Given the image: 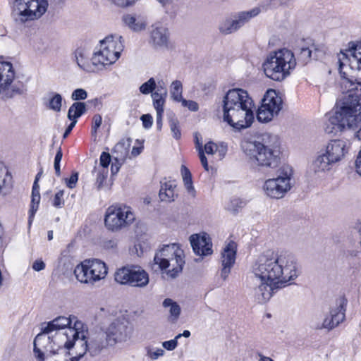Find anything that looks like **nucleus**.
Returning a JSON list of instances; mask_svg holds the SVG:
<instances>
[{
	"label": "nucleus",
	"instance_id": "obj_7",
	"mask_svg": "<svg viewBox=\"0 0 361 361\" xmlns=\"http://www.w3.org/2000/svg\"><path fill=\"white\" fill-rule=\"evenodd\" d=\"M55 6L61 5L63 0H50ZM48 0H13L11 13L15 21L20 24L41 18L47 12Z\"/></svg>",
	"mask_w": 361,
	"mask_h": 361
},
{
	"label": "nucleus",
	"instance_id": "obj_39",
	"mask_svg": "<svg viewBox=\"0 0 361 361\" xmlns=\"http://www.w3.org/2000/svg\"><path fill=\"white\" fill-rule=\"evenodd\" d=\"M62 106V97L59 93H54L49 101L48 107L56 112H59Z\"/></svg>",
	"mask_w": 361,
	"mask_h": 361
},
{
	"label": "nucleus",
	"instance_id": "obj_35",
	"mask_svg": "<svg viewBox=\"0 0 361 361\" xmlns=\"http://www.w3.org/2000/svg\"><path fill=\"white\" fill-rule=\"evenodd\" d=\"M163 306L164 307H170V318L173 322L176 321L180 314V305L172 299L166 298L163 302Z\"/></svg>",
	"mask_w": 361,
	"mask_h": 361
},
{
	"label": "nucleus",
	"instance_id": "obj_60",
	"mask_svg": "<svg viewBox=\"0 0 361 361\" xmlns=\"http://www.w3.org/2000/svg\"><path fill=\"white\" fill-rule=\"evenodd\" d=\"M44 268H45V264L41 259L36 260L32 264V269L35 271H39L44 269Z\"/></svg>",
	"mask_w": 361,
	"mask_h": 361
},
{
	"label": "nucleus",
	"instance_id": "obj_36",
	"mask_svg": "<svg viewBox=\"0 0 361 361\" xmlns=\"http://www.w3.org/2000/svg\"><path fill=\"white\" fill-rule=\"evenodd\" d=\"M40 201L39 188L32 187L31 208L30 209L29 224H31L32 218L38 209Z\"/></svg>",
	"mask_w": 361,
	"mask_h": 361
},
{
	"label": "nucleus",
	"instance_id": "obj_18",
	"mask_svg": "<svg viewBox=\"0 0 361 361\" xmlns=\"http://www.w3.org/2000/svg\"><path fill=\"white\" fill-rule=\"evenodd\" d=\"M77 348L80 347V355L88 354L90 357H95L104 350H106L111 344L103 330L89 334L83 340H78Z\"/></svg>",
	"mask_w": 361,
	"mask_h": 361
},
{
	"label": "nucleus",
	"instance_id": "obj_1",
	"mask_svg": "<svg viewBox=\"0 0 361 361\" xmlns=\"http://www.w3.org/2000/svg\"><path fill=\"white\" fill-rule=\"evenodd\" d=\"M260 284L254 289L255 300L267 302L279 289L298 278L300 271L295 256L288 251L268 250L260 255L252 267Z\"/></svg>",
	"mask_w": 361,
	"mask_h": 361
},
{
	"label": "nucleus",
	"instance_id": "obj_38",
	"mask_svg": "<svg viewBox=\"0 0 361 361\" xmlns=\"http://www.w3.org/2000/svg\"><path fill=\"white\" fill-rule=\"evenodd\" d=\"M340 122L334 121V116L330 118L326 123L324 130L328 134L336 135L338 132H342L345 129L343 126H340Z\"/></svg>",
	"mask_w": 361,
	"mask_h": 361
},
{
	"label": "nucleus",
	"instance_id": "obj_40",
	"mask_svg": "<svg viewBox=\"0 0 361 361\" xmlns=\"http://www.w3.org/2000/svg\"><path fill=\"white\" fill-rule=\"evenodd\" d=\"M312 49L310 47H301L298 55V60L302 65L307 63L312 59Z\"/></svg>",
	"mask_w": 361,
	"mask_h": 361
},
{
	"label": "nucleus",
	"instance_id": "obj_5",
	"mask_svg": "<svg viewBox=\"0 0 361 361\" xmlns=\"http://www.w3.org/2000/svg\"><path fill=\"white\" fill-rule=\"evenodd\" d=\"M349 149L350 142L346 140H331L313 160L311 169L315 174H324L330 171L335 164L345 157Z\"/></svg>",
	"mask_w": 361,
	"mask_h": 361
},
{
	"label": "nucleus",
	"instance_id": "obj_24",
	"mask_svg": "<svg viewBox=\"0 0 361 361\" xmlns=\"http://www.w3.org/2000/svg\"><path fill=\"white\" fill-rule=\"evenodd\" d=\"M260 13L259 8H254L250 11H243L238 13L236 19L232 21L227 20L221 27L222 33L229 34L236 31L252 18L257 16Z\"/></svg>",
	"mask_w": 361,
	"mask_h": 361
},
{
	"label": "nucleus",
	"instance_id": "obj_49",
	"mask_svg": "<svg viewBox=\"0 0 361 361\" xmlns=\"http://www.w3.org/2000/svg\"><path fill=\"white\" fill-rule=\"evenodd\" d=\"M180 338V335H177L173 339L164 341L162 343V346L167 350H173L178 345V339Z\"/></svg>",
	"mask_w": 361,
	"mask_h": 361
},
{
	"label": "nucleus",
	"instance_id": "obj_46",
	"mask_svg": "<svg viewBox=\"0 0 361 361\" xmlns=\"http://www.w3.org/2000/svg\"><path fill=\"white\" fill-rule=\"evenodd\" d=\"M166 97L159 95V97H152L153 105L157 111V114L164 113V105L165 103Z\"/></svg>",
	"mask_w": 361,
	"mask_h": 361
},
{
	"label": "nucleus",
	"instance_id": "obj_59",
	"mask_svg": "<svg viewBox=\"0 0 361 361\" xmlns=\"http://www.w3.org/2000/svg\"><path fill=\"white\" fill-rule=\"evenodd\" d=\"M66 348L64 347H62V350H59L60 355H53L52 360L53 361H57V360H61V361H67L66 356H67V352L66 351Z\"/></svg>",
	"mask_w": 361,
	"mask_h": 361
},
{
	"label": "nucleus",
	"instance_id": "obj_44",
	"mask_svg": "<svg viewBox=\"0 0 361 361\" xmlns=\"http://www.w3.org/2000/svg\"><path fill=\"white\" fill-rule=\"evenodd\" d=\"M11 176L6 169H0V192L10 185Z\"/></svg>",
	"mask_w": 361,
	"mask_h": 361
},
{
	"label": "nucleus",
	"instance_id": "obj_15",
	"mask_svg": "<svg viewBox=\"0 0 361 361\" xmlns=\"http://www.w3.org/2000/svg\"><path fill=\"white\" fill-rule=\"evenodd\" d=\"M293 171L288 166H282L278 171L276 178H270L264 182L263 189L267 196L279 199L291 188L290 179Z\"/></svg>",
	"mask_w": 361,
	"mask_h": 361
},
{
	"label": "nucleus",
	"instance_id": "obj_50",
	"mask_svg": "<svg viewBox=\"0 0 361 361\" xmlns=\"http://www.w3.org/2000/svg\"><path fill=\"white\" fill-rule=\"evenodd\" d=\"M63 195L64 191L62 190L56 193L53 201V205L55 207L61 208L64 204V200H63Z\"/></svg>",
	"mask_w": 361,
	"mask_h": 361
},
{
	"label": "nucleus",
	"instance_id": "obj_34",
	"mask_svg": "<svg viewBox=\"0 0 361 361\" xmlns=\"http://www.w3.org/2000/svg\"><path fill=\"white\" fill-rule=\"evenodd\" d=\"M181 174L183 177V180L184 183V185L188 192L192 196H195V190L192 185V175L190 170L184 165L181 166Z\"/></svg>",
	"mask_w": 361,
	"mask_h": 361
},
{
	"label": "nucleus",
	"instance_id": "obj_26",
	"mask_svg": "<svg viewBox=\"0 0 361 361\" xmlns=\"http://www.w3.org/2000/svg\"><path fill=\"white\" fill-rule=\"evenodd\" d=\"M190 242L197 255L207 256L213 252L211 238L206 233L192 235L190 237Z\"/></svg>",
	"mask_w": 361,
	"mask_h": 361
},
{
	"label": "nucleus",
	"instance_id": "obj_27",
	"mask_svg": "<svg viewBox=\"0 0 361 361\" xmlns=\"http://www.w3.org/2000/svg\"><path fill=\"white\" fill-rule=\"evenodd\" d=\"M75 59L80 68L86 72H95L99 70L97 63L94 60V55L90 58V52L85 48H78L75 53Z\"/></svg>",
	"mask_w": 361,
	"mask_h": 361
},
{
	"label": "nucleus",
	"instance_id": "obj_25",
	"mask_svg": "<svg viewBox=\"0 0 361 361\" xmlns=\"http://www.w3.org/2000/svg\"><path fill=\"white\" fill-rule=\"evenodd\" d=\"M237 245L235 242L230 241L221 252V277L226 281L235 264Z\"/></svg>",
	"mask_w": 361,
	"mask_h": 361
},
{
	"label": "nucleus",
	"instance_id": "obj_51",
	"mask_svg": "<svg viewBox=\"0 0 361 361\" xmlns=\"http://www.w3.org/2000/svg\"><path fill=\"white\" fill-rule=\"evenodd\" d=\"M102 118L99 114H95L92 118V133L95 135L97 129L101 126Z\"/></svg>",
	"mask_w": 361,
	"mask_h": 361
},
{
	"label": "nucleus",
	"instance_id": "obj_64",
	"mask_svg": "<svg viewBox=\"0 0 361 361\" xmlns=\"http://www.w3.org/2000/svg\"><path fill=\"white\" fill-rule=\"evenodd\" d=\"M162 116L163 113L157 114V126L158 130H161L162 127Z\"/></svg>",
	"mask_w": 361,
	"mask_h": 361
},
{
	"label": "nucleus",
	"instance_id": "obj_8",
	"mask_svg": "<svg viewBox=\"0 0 361 361\" xmlns=\"http://www.w3.org/2000/svg\"><path fill=\"white\" fill-rule=\"evenodd\" d=\"M185 264L183 250L176 243L164 245L154 255L153 266L164 271L166 275L175 279L182 271Z\"/></svg>",
	"mask_w": 361,
	"mask_h": 361
},
{
	"label": "nucleus",
	"instance_id": "obj_58",
	"mask_svg": "<svg viewBox=\"0 0 361 361\" xmlns=\"http://www.w3.org/2000/svg\"><path fill=\"white\" fill-rule=\"evenodd\" d=\"M217 146L212 142H209L204 145V152L207 154H214L216 151Z\"/></svg>",
	"mask_w": 361,
	"mask_h": 361
},
{
	"label": "nucleus",
	"instance_id": "obj_6",
	"mask_svg": "<svg viewBox=\"0 0 361 361\" xmlns=\"http://www.w3.org/2000/svg\"><path fill=\"white\" fill-rule=\"evenodd\" d=\"M334 121L345 129L355 130L361 123V95L349 94L336 102Z\"/></svg>",
	"mask_w": 361,
	"mask_h": 361
},
{
	"label": "nucleus",
	"instance_id": "obj_28",
	"mask_svg": "<svg viewBox=\"0 0 361 361\" xmlns=\"http://www.w3.org/2000/svg\"><path fill=\"white\" fill-rule=\"evenodd\" d=\"M169 34L168 30L160 24L153 25L150 33V42L155 48H167Z\"/></svg>",
	"mask_w": 361,
	"mask_h": 361
},
{
	"label": "nucleus",
	"instance_id": "obj_21",
	"mask_svg": "<svg viewBox=\"0 0 361 361\" xmlns=\"http://www.w3.org/2000/svg\"><path fill=\"white\" fill-rule=\"evenodd\" d=\"M282 105L283 101L279 94L274 90H267L257 111L258 121L264 123L271 121L279 114Z\"/></svg>",
	"mask_w": 361,
	"mask_h": 361
},
{
	"label": "nucleus",
	"instance_id": "obj_10",
	"mask_svg": "<svg viewBox=\"0 0 361 361\" xmlns=\"http://www.w3.org/2000/svg\"><path fill=\"white\" fill-rule=\"evenodd\" d=\"M121 36L109 35L100 41L99 48L94 53L99 70L115 63L123 49Z\"/></svg>",
	"mask_w": 361,
	"mask_h": 361
},
{
	"label": "nucleus",
	"instance_id": "obj_16",
	"mask_svg": "<svg viewBox=\"0 0 361 361\" xmlns=\"http://www.w3.org/2000/svg\"><path fill=\"white\" fill-rule=\"evenodd\" d=\"M67 319L68 324L60 329V333L57 335V338L60 343L66 344V349H71L77 345L78 340L84 339L89 334L87 327L81 321L76 317H62Z\"/></svg>",
	"mask_w": 361,
	"mask_h": 361
},
{
	"label": "nucleus",
	"instance_id": "obj_12",
	"mask_svg": "<svg viewBox=\"0 0 361 361\" xmlns=\"http://www.w3.org/2000/svg\"><path fill=\"white\" fill-rule=\"evenodd\" d=\"M347 300L344 297H339L335 304L330 307L329 314L322 317L315 314L311 321V326L315 329L331 330L345 319Z\"/></svg>",
	"mask_w": 361,
	"mask_h": 361
},
{
	"label": "nucleus",
	"instance_id": "obj_41",
	"mask_svg": "<svg viewBox=\"0 0 361 361\" xmlns=\"http://www.w3.org/2000/svg\"><path fill=\"white\" fill-rule=\"evenodd\" d=\"M245 202L238 197L233 198L230 200L226 206V209L231 212L235 214L239 209L245 207Z\"/></svg>",
	"mask_w": 361,
	"mask_h": 361
},
{
	"label": "nucleus",
	"instance_id": "obj_48",
	"mask_svg": "<svg viewBox=\"0 0 361 361\" xmlns=\"http://www.w3.org/2000/svg\"><path fill=\"white\" fill-rule=\"evenodd\" d=\"M87 97V92L85 90L78 88L71 94V99L75 101L85 100Z\"/></svg>",
	"mask_w": 361,
	"mask_h": 361
},
{
	"label": "nucleus",
	"instance_id": "obj_61",
	"mask_svg": "<svg viewBox=\"0 0 361 361\" xmlns=\"http://www.w3.org/2000/svg\"><path fill=\"white\" fill-rule=\"evenodd\" d=\"M164 350L161 348H158L154 352H149L148 355L152 360H156L159 358V357L164 355Z\"/></svg>",
	"mask_w": 361,
	"mask_h": 361
},
{
	"label": "nucleus",
	"instance_id": "obj_42",
	"mask_svg": "<svg viewBox=\"0 0 361 361\" xmlns=\"http://www.w3.org/2000/svg\"><path fill=\"white\" fill-rule=\"evenodd\" d=\"M169 126L171 131L173 133V137L176 140L180 139L181 133L179 128V122L174 116L169 118Z\"/></svg>",
	"mask_w": 361,
	"mask_h": 361
},
{
	"label": "nucleus",
	"instance_id": "obj_63",
	"mask_svg": "<svg viewBox=\"0 0 361 361\" xmlns=\"http://www.w3.org/2000/svg\"><path fill=\"white\" fill-rule=\"evenodd\" d=\"M71 123L69 124V126L67 127V128L66 129L64 133H63V138H66L68 136V135L71 133V132L72 131L73 128L75 127V126L76 125V122H74L73 121H71Z\"/></svg>",
	"mask_w": 361,
	"mask_h": 361
},
{
	"label": "nucleus",
	"instance_id": "obj_9",
	"mask_svg": "<svg viewBox=\"0 0 361 361\" xmlns=\"http://www.w3.org/2000/svg\"><path fill=\"white\" fill-rule=\"evenodd\" d=\"M296 61L293 53L282 49L271 54L263 63L265 75L276 81H281L290 75L295 68Z\"/></svg>",
	"mask_w": 361,
	"mask_h": 361
},
{
	"label": "nucleus",
	"instance_id": "obj_37",
	"mask_svg": "<svg viewBox=\"0 0 361 361\" xmlns=\"http://www.w3.org/2000/svg\"><path fill=\"white\" fill-rule=\"evenodd\" d=\"M170 93L173 100L176 102H180V100H182L183 85L180 80L172 82Z\"/></svg>",
	"mask_w": 361,
	"mask_h": 361
},
{
	"label": "nucleus",
	"instance_id": "obj_62",
	"mask_svg": "<svg viewBox=\"0 0 361 361\" xmlns=\"http://www.w3.org/2000/svg\"><path fill=\"white\" fill-rule=\"evenodd\" d=\"M355 168L357 173L361 176V150L355 161Z\"/></svg>",
	"mask_w": 361,
	"mask_h": 361
},
{
	"label": "nucleus",
	"instance_id": "obj_29",
	"mask_svg": "<svg viewBox=\"0 0 361 361\" xmlns=\"http://www.w3.org/2000/svg\"><path fill=\"white\" fill-rule=\"evenodd\" d=\"M348 55L350 56V66L361 72V42L350 43Z\"/></svg>",
	"mask_w": 361,
	"mask_h": 361
},
{
	"label": "nucleus",
	"instance_id": "obj_52",
	"mask_svg": "<svg viewBox=\"0 0 361 361\" xmlns=\"http://www.w3.org/2000/svg\"><path fill=\"white\" fill-rule=\"evenodd\" d=\"M107 173L108 172L106 169H103L102 171L98 173L95 183L97 190H100L102 188L103 183L107 177Z\"/></svg>",
	"mask_w": 361,
	"mask_h": 361
},
{
	"label": "nucleus",
	"instance_id": "obj_32",
	"mask_svg": "<svg viewBox=\"0 0 361 361\" xmlns=\"http://www.w3.org/2000/svg\"><path fill=\"white\" fill-rule=\"evenodd\" d=\"M130 145V140H121L114 147L113 154H116L115 159L123 161L128 154L129 147Z\"/></svg>",
	"mask_w": 361,
	"mask_h": 361
},
{
	"label": "nucleus",
	"instance_id": "obj_55",
	"mask_svg": "<svg viewBox=\"0 0 361 361\" xmlns=\"http://www.w3.org/2000/svg\"><path fill=\"white\" fill-rule=\"evenodd\" d=\"M99 161H100L101 166L103 168L106 169L108 167V166L110 164L111 155L109 153L104 152L102 153V154L100 156Z\"/></svg>",
	"mask_w": 361,
	"mask_h": 361
},
{
	"label": "nucleus",
	"instance_id": "obj_30",
	"mask_svg": "<svg viewBox=\"0 0 361 361\" xmlns=\"http://www.w3.org/2000/svg\"><path fill=\"white\" fill-rule=\"evenodd\" d=\"M176 185L171 182L164 183L161 185L159 197L161 201L171 202L174 201L177 195L175 192Z\"/></svg>",
	"mask_w": 361,
	"mask_h": 361
},
{
	"label": "nucleus",
	"instance_id": "obj_13",
	"mask_svg": "<svg viewBox=\"0 0 361 361\" xmlns=\"http://www.w3.org/2000/svg\"><path fill=\"white\" fill-rule=\"evenodd\" d=\"M115 281L133 288H145L149 282L148 273L140 266L126 265L118 269L114 274Z\"/></svg>",
	"mask_w": 361,
	"mask_h": 361
},
{
	"label": "nucleus",
	"instance_id": "obj_20",
	"mask_svg": "<svg viewBox=\"0 0 361 361\" xmlns=\"http://www.w3.org/2000/svg\"><path fill=\"white\" fill-rule=\"evenodd\" d=\"M282 105L283 101L279 94L274 90H267L257 111L258 121L264 123L271 121L279 114Z\"/></svg>",
	"mask_w": 361,
	"mask_h": 361
},
{
	"label": "nucleus",
	"instance_id": "obj_45",
	"mask_svg": "<svg viewBox=\"0 0 361 361\" xmlns=\"http://www.w3.org/2000/svg\"><path fill=\"white\" fill-rule=\"evenodd\" d=\"M159 96H167V89L165 82L163 80L158 81L156 83V87L154 92L152 94V97H156Z\"/></svg>",
	"mask_w": 361,
	"mask_h": 361
},
{
	"label": "nucleus",
	"instance_id": "obj_23",
	"mask_svg": "<svg viewBox=\"0 0 361 361\" xmlns=\"http://www.w3.org/2000/svg\"><path fill=\"white\" fill-rule=\"evenodd\" d=\"M15 78V71L10 62H0V94L11 98L17 94L23 93V87L13 85Z\"/></svg>",
	"mask_w": 361,
	"mask_h": 361
},
{
	"label": "nucleus",
	"instance_id": "obj_14",
	"mask_svg": "<svg viewBox=\"0 0 361 361\" xmlns=\"http://www.w3.org/2000/svg\"><path fill=\"white\" fill-rule=\"evenodd\" d=\"M135 215L127 206H111L106 212L104 224L111 231H119L133 223Z\"/></svg>",
	"mask_w": 361,
	"mask_h": 361
},
{
	"label": "nucleus",
	"instance_id": "obj_11",
	"mask_svg": "<svg viewBox=\"0 0 361 361\" xmlns=\"http://www.w3.org/2000/svg\"><path fill=\"white\" fill-rule=\"evenodd\" d=\"M73 272L79 282L91 285L104 279L108 273L106 264L98 259L83 260L75 267Z\"/></svg>",
	"mask_w": 361,
	"mask_h": 361
},
{
	"label": "nucleus",
	"instance_id": "obj_19",
	"mask_svg": "<svg viewBox=\"0 0 361 361\" xmlns=\"http://www.w3.org/2000/svg\"><path fill=\"white\" fill-rule=\"evenodd\" d=\"M282 105L283 101L279 94L274 90H267L257 111L258 121L264 123L271 121L279 114Z\"/></svg>",
	"mask_w": 361,
	"mask_h": 361
},
{
	"label": "nucleus",
	"instance_id": "obj_2",
	"mask_svg": "<svg viewBox=\"0 0 361 361\" xmlns=\"http://www.w3.org/2000/svg\"><path fill=\"white\" fill-rule=\"evenodd\" d=\"M223 104L224 121L232 128L241 130L252 125L255 106L247 91L239 88L228 90Z\"/></svg>",
	"mask_w": 361,
	"mask_h": 361
},
{
	"label": "nucleus",
	"instance_id": "obj_54",
	"mask_svg": "<svg viewBox=\"0 0 361 361\" xmlns=\"http://www.w3.org/2000/svg\"><path fill=\"white\" fill-rule=\"evenodd\" d=\"M180 102L183 106L188 107L190 111H197L199 109L197 103L195 101L186 100L183 98Z\"/></svg>",
	"mask_w": 361,
	"mask_h": 361
},
{
	"label": "nucleus",
	"instance_id": "obj_47",
	"mask_svg": "<svg viewBox=\"0 0 361 361\" xmlns=\"http://www.w3.org/2000/svg\"><path fill=\"white\" fill-rule=\"evenodd\" d=\"M111 4L121 8H127L135 4L137 0H106Z\"/></svg>",
	"mask_w": 361,
	"mask_h": 361
},
{
	"label": "nucleus",
	"instance_id": "obj_22",
	"mask_svg": "<svg viewBox=\"0 0 361 361\" xmlns=\"http://www.w3.org/2000/svg\"><path fill=\"white\" fill-rule=\"evenodd\" d=\"M282 105L283 101L279 94L274 90H267L257 111L258 121L264 123L271 121L279 114Z\"/></svg>",
	"mask_w": 361,
	"mask_h": 361
},
{
	"label": "nucleus",
	"instance_id": "obj_57",
	"mask_svg": "<svg viewBox=\"0 0 361 361\" xmlns=\"http://www.w3.org/2000/svg\"><path fill=\"white\" fill-rule=\"evenodd\" d=\"M199 157L201 161L202 165L206 171H209V166L207 157L204 155V152L202 147H199Z\"/></svg>",
	"mask_w": 361,
	"mask_h": 361
},
{
	"label": "nucleus",
	"instance_id": "obj_56",
	"mask_svg": "<svg viewBox=\"0 0 361 361\" xmlns=\"http://www.w3.org/2000/svg\"><path fill=\"white\" fill-rule=\"evenodd\" d=\"M142 125L145 128H149L152 126V116L150 114H144L141 116Z\"/></svg>",
	"mask_w": 361,
	"mask_h": 361
},
{
	"label": "nucleus",
	"instance_id": "obj_3",
	"mask_svg": "<svg viewBox=\"0 0 361 361\" xmlns=\"http://www.w3.org/2000/svg\"><path fill=\"white\" fill-rule=\"evenodd\" d=\"M241 149L249 161L262 169H275L281 161V150L276 136L265 135L262 140L244 139Z\"/></svg>",
	"mask_w": 361,
	"mask_h": 361
},
{
	"label": "nucleus",
	"instance_id": "obj_33",
	"mask_svg": "<svg viewBox=\"0 0 361 361\" xmlns=\"http://www.w3.org/2000/svg\"><path fill=\"white\" fill-rule=\"evenodd\" d=\"M87 111L86 104L84 102H74L68 111L67 117L70 121L78 122V118L83 115Z\"/></svg>",
	"mask_w": 361,
	"mask_h": 361
},
{
	"label": "nucleus",
	"instance_id": "obj_4",
	"mask_svg": "<svg viewBox=\"0 0 361 361\" xmlns=\"http://www.w3.org/2000/svg\"><path fill=\"white\" fill-rule=\"evenodd\" d=\"M68 324V319L60 316L42 328V331L34 340V352L38 361H53V355H59L62 347L66 349V344L60 343L57 335L60 329Z\"/></svg>",
	"mask_w": 361,
	"mask_h": 361
},
{
	"label": "nucleus",
	"instance_id": "obj_31",
	"mask_svg": "<svg viewBox=\"0 0 361 361\" xmlns=\"http://www.w3.org/2000/svg\"><path fill=\"white\" fill-rule=\"evenodd\" d=\"M122 20L126 26L135 32L141 31L146 27V24L142 19L137 18L132 14L124 15Z\"/></svg>",
	"mask_w": 361,
	"mask_h": 361
},
{
	"label": "nucleus",
	"instance_id": "obj_43",
	"mask_svg": "<svg viewBox=\"0 0 361 361\" xmlns=\"http://www.w3.org/2000/svg\"><path fill=\"white\" fill-rule=\"evenodd\" d=\"M156 87V82L153 78H150L147 82H144L140 87V91L142 94H148L154 92Z\"/></svg>",
	"mask_w": 361,
	"mask_h": 361
},
{
	"label": "nucleus",
	"instance_id": "obj_17",
	"mask_svg": "<svg viewBox=\"0 0 361 361\" xmlns=\"http://www.w3.org/2000/svg\"><path fill=\"white\" fill-rule=\"evenodd\" d=\"M109 340L111 347L129 340L133 333V326L125 318H117L107 326L102 329Z\"/></svg>",
	"mask_w": 361,
	"mask_h": 361
},
{
	"label": "nucleus",
	"instance_id": "obj_53",
	"mask_svg": "<svg viewBox=\"0 0 361 361\" xmlns=\"http://www.w3.org/2000/svg\"><path fill=\"white\" fill-rule=\"evenodd\" d=\"M78 180V173L77 172L73 173L69 178L66 179V186L71 189L74 188L76 186Z\"/></svg>",
	"mask_w": 361,
	"mask_h": 361
}]
</instances>
